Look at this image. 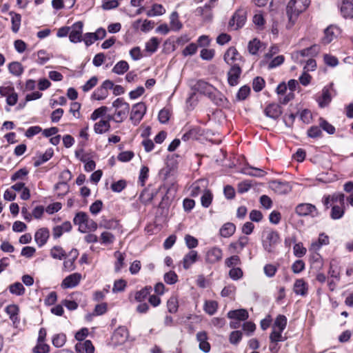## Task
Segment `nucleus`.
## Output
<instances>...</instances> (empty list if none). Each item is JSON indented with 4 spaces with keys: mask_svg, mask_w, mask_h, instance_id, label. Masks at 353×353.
<instances>
[{
    "mask_svg": "<svg viewBox=\"0 0 353 353\" xmlns=\"http://www.w3.org/2000/svg\"><path fill=\"white\" fill-rule=\"evenodd\" d=\"M310 3V0H290L286 7V14L288 17L287 27L290 28L294 26L299 14L305 11Z\"/></svg>",
    "mask_w": 353,
    "mask_h": 353,
    "instance_id": "1",
    "label": "nucleus"
},
{
    "mask_svg": "<svg viewBox=\"0 0 353 353\" xmlns=\"http://www.w3.org/2000/svg\"><path fill=\"white\" fill-rule=\"evenodd\" d=\"M280 241V236L276 231L268 230L263 232L262 245L268 253H273Z\"/></svg>",
    "mask_w": 353,
    "mask_h": 353,
    "instance_id": "2",
    "label": "nucleus"
},
{
    "mask_svg": "<svg viewBox=\"0 0 353 353\" xmlns=\"http://www.w3.org/2000/svg\"><path fill=\"white\" fill-rule=\"evenodd\" d=\"M247 20V12L244 9L237 10L229 21V26L236 30L241 28Z\"/></svg>",
    "mask_w": 353,
    "mask_h": 353,
    "instance_id": "3",
    "label": "nucleus"
},
{
    "mask_svg": "<svg viewBox=\"0 0 353 353\" xmlns=\"http://www.w3.org/2000/svg\"><path fill=\"white\" fill-rule=\"evenodd\" d=\"M146 112V105L143 102H139L132 105L130 120L134 125H138Z\"/></svg>",
    "mask_w": 353,
    "mask_h": 353,
    "instance_id": "4",
    "label": "nucleus"
},
{
    "mask_svg": "<svg viewBox=\"0 0 353 353\" xmlns=\"http://www.w3.org/2000/svg\"><path fill=\"white\" fill-rule=\"evenodd\" d=\"M296 213L300 216H310L316 217L319 212L315 205L311 203H300L295 208Z\"/></svg>",
    "mask_w": 353,
    "mask_h": 353,
    "instance_id": "5",
    "label": "nucleus"
},
{
    "mask_svg": "<svg viewBox=\"0 0 353 353\" xmlns=\"http://www.w3.org/2000/svg\"><path fill=\"white\" fill-rule=\"evenodd\" d=\"M113 87V82L110 80H105L101 85L97 88L92 94V98L94 100H103L108 96V90Z\"/></svg>",
    "mask_w": 353,
    "mask_h": 353,
    "instance_id": "6",
    "label": "nucleus"
},
{
    "mask_svg": "<svg viewBox=\"0 0 353 353\" xmlns=\"http://www.w3.org/2000/svg\"><path fill=\"white\" fill-rule=\"evenodd\" d=\"M223 258L222 250L216 246L208 249L205 255V261L208 264H214L221 261Z\"/></svg>",
    "mask_w": 353,
    "mask_h": 353,
    "instance_id": "7",
    "label": "nucleus"
},
{
    "mask_svg": "<svg viewBox=\"0 0 353 353\" xmlns=\"http://www.w3.org/2000/svg\"><path fill=\"white\" fill-rule=\"evenodd\" d=\"M230 68L228 72V83L230 86H235L239 84V80L241 77L242 70L239 63L230 65Z\"/></svg>",
    "mask_w": 353,
    "mask_h": 353,
    "instance_id": "8",
    "label": "nucleus"
},
{
    "mask_svg": "<svg viewBox=\"0 0 353 353\" xmlns=\"http://www.w3.org/2000/svg\"><path fill=\"white\" fill-rule=\"evenodd\" d=\"M223 59L228 65H234L236 61H244L236 48L230 47L225 52Z\"/></svg>",
    "mask_w": 353,
    "mask_h": 353,
    "instance_id": "9",
    "label": "nucleus"
},
{
    "mask_svg": "<svg viewBox=\"0 0 353 353\" xmlns=\"http://www.w3.org/2000/svg\"><path fill=\"white\" fill-rule=\"evenodd\" d=\"M83 23L82 21H77L74 23L71 28L72 30L69 34L70 41L72 43L81 42L82 39Z\"/></svg>",
    "mask_w": 353,
    "mask_h": 353,
    "instance_id": "10",
    "label": "nucleus"
},
{
    "mask_svg": "<svg viewBox=\"0 0 353 353\" xmlns=\"http://www.w3.org/2000/svg\"><path fill=\"white\" fill-rule=\"evenodd\" d=\"M341 33L340 29L336 26L331 25L324 30V36L321 39V42L327 45L332 42Z\"/></svg>",
    "mask_w": 353,
    "mask_h": 353,
    "instance_id": "11",
    "label": "nucleus"
},
{
    "mask_svg": "<svg viewBox=\"0 0 353 353\" xmlns=\"http://www.w3.org/2000/svg\"><path fill=\"white\" fill-rule=\"evenodd\" d=\"M208 97L217 106L224 107L228 102L226 97L215 88L208 95Z\"/></svg>",
    "mask_w": 353,
    "mask_h": 353,
    "instance_id": "12",
    "label": "nucleus"
},
{
    "mask_svg": "<svg viewBox=\"0 0 353 353\" xmlns=\"http://www.w3.org/2000/svg\"><path fill=\"white\" fill-rule=\"evenodd\" d=\"M249 238L246 236H241L236 241L232 242L229 245V250L233 253H240L248 244Z\"/></svg>",
    "mask_w": 353,
    "mask_h": 353,
    "instance_id": "13",
    "label": "nucleus"
},
{
    "mask_svg": "<svg viewBox=\"0 0 353 353\" xmlns=\"http://www.w3.org/2000/svg\"><path fill=\"white\" fill-rule=\"evenodd\" d=\"M50 237V231L46 228L39 229L34 234V241L39 248L43 246Z\"/></svg>",
    "mask_w": 353,
    "mask_h": 353,
    "instance_id": "14",
    "label": "nucleus"
},
{
    "mask_svg": "<svg viewBox=\"0 0 353 353\" xmlns=\"http://www.w3.org/2000/svg\"><path fill=\"white\" fill-rule=\"evenodd\" d=\"M265 114L273 119H277L282 114V108L276 103H270L264 110Z\"/></svg>",
    "mask_w": 353,
    "mask_h": 353,
    "instance_id": "15",
    "label": "nucleus"
},
{
    "mask_svg": "<svg viewBox=\"0 0 353 353\" xmlns=\"http://www.w3.org/2000/svg\"><path fill=\"white\" fill-rule=\"evenodd\" d=\"M341 13L344 18H353V1L351 0H342L339 4Z\"/></svg>",
    "mask_w": 353,
    "mask_h": 353,
    "instance_id": "16",
    "label": "nucleus"
},
{
    "mask_svg": "<svg viewBox=\"0 0 353 353\" xmlns=\"http://www.w3.org/2000/svg\"><path fill=\"white\" fill-rule=\"evenodd\" d=\"M81 279V274L79 273H73L66 276L62 281V287L64 288H72L77 286Z\"/></svg>",
    "mask_w": 353,
    "mask_h": 353,
    "instance_id": "17",
    "label": "nucleus"
},
{
    "mask_svg": "<svg viewBox=\"0 0 353 353\" xmlns=\"http://www.w3.org/2000/svg\"><path fill=\"white\" fill-rule=\"evenodd\" d=\"M214 86L203 80L197 81L193 86V89L195 91L206 95L207 97L209 94H210L211 91L214 90Z\"/></svg>",
    "mask_w": 353,
    "mask_h": 353,
    "instance_id": "18",
    "label": "nucleus"
},
{
    "mask_svg": "<svg viewBox=\"0 0 353 353\" xmlns=\"http://www.w3.org/2000/svg\"><path fill=\"white\" fill-rule=\"evenodd\" d=\"M208 335L205 332H199L196 334V339L199 342V349L205 353L210 351V345L208 342Z\"/></svg>",
    "mask_w": 353,
    "mask_h": 353,
    "instance_id": "19",
    "label": "nucleus"
},
{
    "mask_svg": "<svg viewBox=\"0 0 353 353\" xmlns=\"http://www.w3.org/2000/svg\"><path fill=\"white\" fill-rule=\"evenodd\" d=\"M293 290L296 294L305 296L307 294L308 285L303 279H298L294 282Z\"/></svg>",
    "mask_w": 353,
    "mask_h": 353,
    "instance_id": "20",
    "label": "nucleus"
},
{
    "mask_svg": "<svg viewBox=\"0 0 353 353\" xmlns=\"http://www.w3.org/2000/svg\"><path fill=\"white\" fill-rule=\"evenodd\" d=\"M198 259L199 255L196 250L190 251L183 259V268L185 270L189 269L193 263L197 261Z\"/></svg>",
    "mask_w": 353,
    "mask_h": 353,
    "instance_id": "21",
    "label": "nucleus"
},
{
    "mask_svg": "<svg viewBox=\"0 0 353 353\" xmlns=\"http://www.w3.org/2000/svg\"><path fill=\"white\" fill-rule=\"evenodd\" d=\"M212 9L210 6H205L203 7H198L196 9V14L203 17L205 21H210L212 19Z\"/></svg>",
    "mask_w": 353,
    "mask_h": 353,
    "instance_id": "22",
    "label": "nucleus"
},
{
    "mask_svg": "<svg viewBox=\"0 0 353 353\" xmlns=\"http://www.w3.org/2000/svg\"><path fill=\"white\" fill-rule=\"evenodd\" d=\"M273 190L279 194H286L290 191L289 184L286 181H274L271 184Z\"/></svg>",
    "mask_w": 353,
    "mask_h": 353,
    "instance_id": "23",
    "label": "nucleus"
},
{
    "mask_svg": "<svg viewBox=\"0 0 353 353\" xmlns=\"http://www.w3.org/2000/svg\"><path fill=\"white\" fill-rule=\"evenodd\" d=\"M248 312L245 309H239L230 310L228 313V317L231 319H236L239 321H245L248 318Z\"/></svg>",
    "mask_w": 353,
    "mask_h": 353,
    "instance_id": "24",
    "label": "nucleus"
},
{
    "mask_svg": "<svg viewBox=\"0 0 353 353\" xmlns=\"http://www.w3.org/2000/svg\"><path fill=\"white\" fill-rule=\"evenodd\" d=\"M128 337V330L124 327H119L117 328L113 334V340L117 343H123Z\"/></svg>",
    "mask_w": 353,
    "mask_h": 353,
    "instance_id": "25",
    "label": "nucleus"
},
{
    "mask_svg": "<svg viewBox=\"0 0 353 353\" xmlns=\"http://www.w3.org/2000/svg\"><path fill=\"white\" fill-rule=\"evenodd\" d=\"M9 14L11 16V30L14 33H17L21 27V16L13 11L10 12Z\"/></svg>",
    "mask_w": 353,
    "mask_h": 353,
    "instance_id": "26",
    "label": "nucleus"
},
{
    "mask_svg": "<svg viewBox=\"0 0 353 353\" xmlns=\"http://www.w3.org/2000/svg\"><path fill=\"white\" fill-rule=\"evenodd\" d=\"M236 226L232 223H226L223 225L219 230L220 235L224 238H228L235 232Z\"/></svg>",
    "mask_w": 353,
    "mask_h": 353,
    "instance_id": "27",
    "label": "nucleus"
},
{
    "mask_svg": "<svg viewBox=\"0 0 353 353\" xmlns=\"http://www.w3.org/2000/svg\"><path fill=\"white\" fill-rule=\"evenodd\" d=\"M331 99L330 88L328 87H324L322 90L321 96L317 100L319 105L321 108H324L330 103Z\"/></svg>",
    "mask_w": 353,
    "mask_h": 353,
    "instance_id": "28",
    "label": "nucleus"
},
{
    "mask_svg": "<svg viewBox=\"0 0 353 353\" xmlns=\"http://www.w3.org/2000/svg\"><path fill=\"white\" fill-rule=\"evenodd\" d=\"M8 68L9 72L16 77H20L24 71L22 64L18 61L10 63L8 65Z\"/></svg>",
    "mask_w": 353,
    "mask_h": 353,
    "instance_id": "29",
    "label": "nucleus"
},
{
    "mask_svg": "<svg viewBox=\"0 0 353 353\" xmlns=\"http://www.w3.org/2000/svg\"><path fill=\"white\" fill-rule=\"evenodd\" d=\"M99 227L107 230H116L119 228V223L117 219H106L103 218L99 223Z\"/></svg>",
    "mask_w": 353,
    "mask_h": 353,
    "instance_id": "30",
    "label": "nucleus"
},
{
    "mask_svg": "<svg viewBox=\"0 0 353 353\" xmlns=\"http://www.w3.org/2000/svg\"><path fill=\"white\" fill-rule=\"evenodd\" d=\"M88 218V216L86 214V213L80 212H78L75 215V216L73 219L74 223L75 225H78L79 226V230L81 232H85V230H83V228Z\"/></svg>",
    "mask_w": 353,
    "mask_h": 353,
    "instance_id": "31",
    "label": "nucleus"
},
{
    "mask_svg": "<svg viewBox=\"0 0 353 353\" xmlns=\"http://www.w3.org/2000/svg\"><path fill=\"white\" fill-rule=\"evenodd\" d=\"M110 128V124L108 121L103 119L97 122L94 125V130L97 134H103L108 132Z\"/></svg>",
    "mask_w": 353,
    "mask_h": 353,
    "instance_id": "32",
    "label": "nucleus"
},
{
    "mask_svg": "<svg viewBox=\"0 0 353 353\" xmlns=\"http://www.w3.org/2000/svg\"><path fill=\"white\" fill-rule=\"evenodd\" d=\"M152 288L151 286H145L141 290L135 293L134 299L137 302H142L148 297L152 292Z\"/></svg>",
    "mask_w": 353,
    "mask_h": 353,
    "instance_id": "33",
    "label": "nucleus"
},
{
    "mask_svg": "<svg viewBox=\"0 0 353 353\" xmlns=\"http://www.w3.org/2000/svg\"><path fill=\"white\" fill-rule=\"evenodd\" d=\"M50 256L54 259L62 260L66 257L65 250L59 245H55L50 250Z\"/></svg>",
    "mask_w": 353,
    "mask_h": 353,
    "instance_id": "34",
    "label": "nucleus"
},
{
    "mask_svg": "<svg viewBox=\"0 0 353 353\" xmlns=\"http://www.w3.org/2000/svg\"><path fill=\"white\" fill-rule=\"evenodd\" d=\"M129 69V65L125 61H120L116 63V65L112 68V72L117 74H123L126 72Z\"/></svg>",
    "mask_w": 353,
    "mask_h": 353,
    "instance_id": "35",
    "label": "nucleus"
},
{
    "mask_svg": "<svg viewBox=\"0 0 353 353\" xmlns=\"http://www.w3.org/2000/svg\"><path fill=\"white\" fill-rule=\"evenodd\" d=\"M19 307L17 305H9L6 307V312L9 315L10 319L14 323L18 320Z\"/></svg>",
    "mask_w": 353,
    "mask_h": 353,
    "instance_id": "36",
    "label": "nucleus"
},
{
    "mask_svg": "<svg viewBox=\"0 0 353 353\" xmlns=\"http://www.w3.org/2000/svg\"><path fill=\"white\" fill-rule=\"evenodd\" d=\"M53 150L52 149H48L46 151L44 154H43L41 156H40L34 163V167H39L43 163L48 161L50 159L52 158L53 155Z\"/></svg>",
    "mask_w": 353,
    "mask_h": 353,
    "instance_id": "37",
    "label": "nucleus"
},
{
    "mask_svg": "<svg viewBox=\"0 0 353 353\" xmlns=\"http://www.w3.org/2000/svg\"><path fill=\"white\" fill-rule=\"evenodd\" d=\"M170 26L174 31H178L181 29L182 23L179 20V14L176 12H173L170 15Z\"/></svg>",
    "mask_w": 353,
    "mask_h": 353,
    "instance_id": "38",
    "label": "nucleus"
},
{
    "mask_svg": "<svg viewBox=\"0 0 353 353\" xmlns=\"http://www.w3.org/2000/svg\"><path fill=\"white\" fill-rule=\"evenodd\" d=\"M165 10L162 5L155 3L152 8L147 12L148 17H154L162 15L165 13Z\"/></svg>",
    "mask_w": 353,
    "mask_h": 353,
    "instance_id": "39",
    "label": "nucleus"
},
{
    "mask_svg": "<svg viewBox=\"0 0 353 353\" xmlns=\"http://www.w3.org/2000/svg\"><path fill=\"white\" fill-rule=\"evenodd\" d=\"M218 303L216 301H206L203 310L209 315H213L217 310Z\"/></svg>",
    "mask_w": 353,
    "mask_h": 353,
    "instance_id": "40",
    "label": "nucleus"
},
{
    "mask_svg": "<svg viewBox=\"0 0 353 353\" xmlns=\"http://www.w3.org/2000/svg\"><path fill=\"white\" fill-rule=\"evenodd\" d=\"M213 195L210 190H205L201 198V203L203 207L208 208L212 201Z\"/></svg>",
    "mask_w": 353,
    "mask_h": 353,
    "instance_id": "41",
    "label": "nucleus"
},
{
    "mask_svg": "<svg viewBox=\"0 0 353 353\" xmlns=\"http://www.w3.org/2000/svg\"><path fill=\"white\" fill-rule=\"evenodd\" d=\"M287 325V318L284 315H279L274 323L273 328L283 331Z\"/></svg>",
    "mask_w": 353,
    "mask_h": 353,
    "instance_id": "42",
    "label": "nucleus"
},
{
    "mask_svg": "<svg viewBox=\"0 0 353 353\" xmlns=\"http://www.w3.org/2000/svg\"><path fill=\"white\" fill-rule=\"evenodd\" d=\"M160 41L157 37H152L147 43L145 46L146 50L151 53H154L157 51Z\"/></svg>",
    "mask_w": 353,
    "mask_h": 353,
    "instance_id": "43",
    "label": "nucleus"
},
{
    "mask_svg": "<svg viewBox=\"0 0 353 353\" xmlns=\"http://www.w3.org/2000/svg\"><path fill=\"white\" fill-rule=\"evenodd\" d=\"M250 93V88L248 85L241 87L236 93V99L237 101H243Z\"/></svg>",
    "mask_w": 353,
    "mask_h": 353,
    "instance_id": "44",
    "label": "nucleus"
},
{
    "mask_svg": "<svg viewBox=\"0 0 353 353\" xmlns=\"http://www.w3.org/2000/svg\"><path fill=\"white\" fill-rule=\"evenodd\" d=\"M115 240L114 236L109 232H103L101 234V243L103 245H110L113 243Z\"/></svg>",
    "mask_w": 353,
    "mask_h": 353,
    "instance_id": "45",
    "label": "nucleus"
},
{
    "mask_svg": "<svg viewBox=\"0 0 353 353\" xmlns=\"http://www.w3.org/2000/svg\"><path fill=\"white\" fill-rule=\"evenodd\" d=\"M168 310L170 313H176L178 310V299L175 296H171L167 302Z\"/></svg>",
    "mask_w": 353,
    "mask_h": 353,
    "instance_id": "46",
    "label": "nucleus"
},
{
    "mask_svg": "<svg viewBox=\"0 0 353 353\" xmlns=\"http://www.w3.org/2000/svg\"><path fill=\"white\" fill-rule=\"evenodd\" d=\"M319 125L321 129L325 130L329 134H333L335 132V128L323 118H320L319 119Z\"/></svg>",
    "mask_w": 353,
    "mask_h": 353,
    "instance_id": "47",
    "label": "nucleus"
},
{
    "mask_svg": "<svg viewBox=\"0 0 353 353\" xmlns=\"http://www.w3.org/2000/svg\"><path fill=\"white\" fill-rule=\"evenodd\" d=\"M9 290L10 293L16 295H21L25 292V288L23 285L19 282H17L10 285L9 287Z\"/></svg>",
    "mask_w": 353,
    "mask_h": 353,
    "instance_id": "48",
    "label": "nucleus"
},
{
    "mask_svg": "<svg viewBox=\"0 0 353 353\" xmlns=\"http://www.w3.org/2000/svg\"><path fill=\"white\" fill-rule=\"evenodd\" d=\"M307 134L309 137L316 139L319 138L322 136L321 128L316 125L311 126L307 132Z\"/></svg>",
    "mask_w": 353,
    "mask_h": 353,
    "instance_id": "49",
    "label": "nucleus"
},
{
    "mask_svg": "<svg viewBox=\"0 0 353 353\" xmlns=\"http://www.w3.org/2000/svg\"><path fill=\"white\" fill-rule=\"evenodd\" d=\"M130 109H115L114 117L115 121L117 123L122 122L124 119L127 118V116L129 113Z\"/></svg>",
    "mask_w": 353,
    "mask_h": 353,
    "instance_id": "50",
    "label": "nucleus"
},
{
    "mask_svg": "<svg viewBox=\"0 0 353 353\" xmlns=\"http://www.w3.org/2000/svg\"><path fill=\"white\" fill-rule=\"evenodd\" d=\"M282 330L273 328V330L270 335V342L274 343L284 341L285 340V338L282 336Z\"/></svg>",
    "mask_w": 353,
    "mask_h": 353,
    "instance_id": "51",
    "label": "nucleus"
},
{
    "mask_svg": "<svg viewBox=\"0 0 353 353\" xmlns=\"http://www.w3.org/2000/svg\"><path fill=\"white\" fill-rule=\"evenodd\" d=\"M127 286V282L124 279L116 280L114 283L112 292L114 293L123 292Z\"/></svg>",
    "mask_w": 353,
    "mask_h": 353,
    "instance_id": "52",
    "label": "nucleus"
},
{
    "mask_svg": "<svg viewBox=\"0 0 353 353\" xmlns=\"http://www.w3.org/2000/svg\"><path fill=\"white\" fill-rule=\"evenodd\" d=\"M260 46V41L256 39H254L253 40L250 41L248 43V51L252 54H256L258 52Z\"/></svg>",
    "mask_w": 353,
    "mask_h": 353,
    "instance_id": "53",
    "label": "nucleus"
},
{
    "mask_svg": "<svg viewBox=\"0 0 353 353\" xmlns=\"http://www.w3.org/2000/svg\"><path fill=\"white\" fill-rule=\"evenodd\" d=\"M28 170L26 168H21L12 175L10 179L12 182L17 180H22L28 175Z\"/></svg>",
    "mask_w": 353,
    "mask_h": 353,
    "instance_id": "54",
    "label": "nucleus"
},
{
    "mask_svg": "<svg viewBox=\"0 0 353 353\" xmlns=\"http://www.w3.org/2000/svg\"><path fill=\"white\" fill-rule=\"evenodd\" d=\"M265 86V80L261 77H256L254 79L252 83L253 90L258 92L263 90Z\"/></svg>",
    "mask_w": 353,
    "mask_h": 353,
    "instance_id": "55",
    "label": "nucleus"
},
{
    "mask_svg": "<svg viewBox=\"0 0 353 353\" xmlns=\"http://www.w3.org/2000/svg\"><path fill=\"white\" fill-rule=\"evenodd\" d=\"M164 281L167 284L173 285L178 281V276L174 271H170L164 274Z\"/></svg>",
    "mask_w": 353,
    "mask_h": 353,
    "instance_id": "56",
    "label": "nucleus"
},
{
    "mask_svg": "<svg viewBox=\"0 0 353 353\" xmlns=\"http://www.w3.org/2000/svg\"><path fill=\"white\" fill-rule=\"evenodd\" d=\"M66 341V336L63 334H56L52 339V344L57 347H62Z\"/></svg>",
    "mask_w": 353,
    "mask_h": 353,
    "instance_id": "57",
    "label": "nucleus"
},
{
    "mask_svg": "<svg viewBox=\"0 0 353 353\" xmlns=\"http://www.w3.org/2000/svg\"><path fill=\"white\" fill-rule=\"evenodd\" d=\"M305 264L303 260L295 261L292 265V270L294 274H299L304 270Z\"/></svg>",
    "mask_w": 353,
    "mask_h": 353,
    "instance_id": "58",
    "label": "nucleus"
},
{
    "mask_svg": "<svg viewBox=\"0 0 353 353\" xmlns=\"http://www.w3.org/2000/svg\"><path fill=\"white\" fill-rule=\"evenodd\" d=\"M344 214L343 209L339 205H334L332 208L330 216L332 219H339Z\"/></svg>",
    "mask_w": 353,
    "mask_h": 353,
    "instance_id": "59",
    "label": "nucleus"
},
{
    "mask_svg": "<svg viewBox=\"0 0 353 353\" xmlns=\"http://www.w3.org/2000/svg\"><path fill=\"white\" fill-rule=\"evenodd\" d=\"M98 82V78L95 76L91 77L82 87V90L87 92L92 89Z\"/></svg>",
    "mask_w": 353,
    "mask_h": 353,
    "instance_id": "60",
    "label": "nucleus"
},
{
    "mask_svg": "<svg viewBox=\"0 0 353 353\" xmlns=\"http://www.w3.org/2000/svg\"><path fill=\"white\" fill-rule=\"evenodd\" d=\"M242 336H243V334L241 331H239V330L233 331L230 334L229 341H230V343L236 345L241 340Z\"/></svg>",
    "mask_w": 353,
    "mask_h": 353,
    "instance_id": "61",
    "label": "nucleus"
},
{
    "mask_svg": "<svg viewBox=\"0 0 353 353\" xmlns=\"http://www.w3.org/2000/svg\"><path fill=\"white\" fill-rule=\"evenodd\" d=\"M112 106L117 109H130V105L125 102L123 98L117 99L113 103Z\"/></svg>",
    "mask_w": 353,
    "mask_h": 353,
    "instance_id": "62",
    "label": "nucleus"
},
{
    "mask_svg": "<svg viewBox=\"0 0 353 353\" xmlns=\"http://www.w3.org/2000/svg\"><path fill=\"white\" fill-rule=\"evenodd\" d=\"M294 254L296 257H302L304 256L307 252L305 248L303 247L302 243H296L293 248Z\"/></svg>",
    "mask_w": 353,
    "mask_h": 353,
    "instance_id": "63",
    "label": "nucleus"
},
{
    "mask_svg": "<svg viewBox=\"0 0 353 353\" xmlns=\"http://www.w3.org/2000/svg\"><path fill=\"white\" fill-rule=\"evenodd\" d=\"M185 244L189 249H193L198 246V240L195 237L190 234H186L185 236Z\"/></svg>",
    "mask_w": 353,
    "mask_h": 353,
    "instance_id": "64",
    "label": "nucleus"
}]
</instances>
